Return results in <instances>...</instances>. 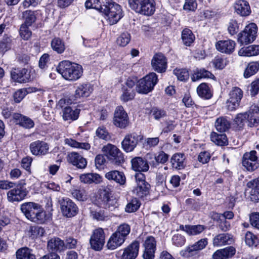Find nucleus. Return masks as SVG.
<instances>
[{"label": "nucleus", "mask_w": 259, "mask_h": 259, "mask_svg": "<svg viewBox=\"0 0 259 259\" xmlns=\"http://www.w3.org/2000/svg\"><path fill=\"white\" fill-rule=\"evenodd\" d=\"M56 69L65 80L68 81H76L79 79L83 74V68L81 65L68 60L60 62Z\"/></svg>", "instance_id": "f257e3e1"}, {"label": "nucleus", "mask_w": 259, "mask_h": 259, "mask_svg": "<svg viewBox=\"0 0 259 259\" xmlns=\"http://www.w3.org/2000/svg\"><path fill=\"white\" fill-rule=\"evenodd\" d=\"M132 10L136 13L144 16H151L155 11L154 0H128Z\"/></svg>", "instance_id": "f03ea898"}, {"label": "nucleus", "mask_w": 259, "mask_h": 259, "mask_svg": "<svg viewBox=\"0 0 259 259\" xmlns=\"http://www.w3.org/2000/svg\"><path fill=\"white\" fill-rule=\"evenodd\" d=\"M108 3L105 5L101 13L104 14L110 25L116 23L122 17V12L120 5L114 3L112 0H107Z\"/></svg>", "instance_id": "7ed1b4c3"}, {"label": "nucleus", "mask_w": 259, "mask_h": 259, "mask_svg": "<svg viewBox=\"0 0 259 259\" xmlns=\"http://www.w3.org/2000/svg\"><path fill=\"white\" fill-rule=\"evenodd\" d=\"M158 81L156 74L151 72L137 81L136 90L139 94H147L154 89Z\"/></svg>", "instance_id": "20e7f679"}, {"label": "nucleus", "mask_w": 259, "mask_h": 259, "mask_svg": "<svg viewBox=\"0 0 259 259\" xmlns=\"http://www.w3.org/2000/svg\"><path fill=\"white\" fill-rule=\"evenodd\" d=\"M102 151L111 163L119 165L124 162L123 153L115 145L108 144L103 147Z\"/></svg>", "instance_id": "39448f33"}, {"label": "nucleus", "mask_w": 259, "mask_h": 259, "mask_svg": "<svg viewBox=\"0 0 259 259\" xmlns=\"http://www.w3.org/2000/svg\"><path fill=\"white\" fill-rule=\"evenodd\" d=\"M257 32V25L251 23L246 25L244 29L238 34V41L241 45L252 43L256 38Z\"/></svg>", "instance_id": "423d86ee"}, {"label": "nucleus", "mask_w": 259, "mask_h": 259, "mask_svg": "<svg viewBox=\"0 0 259 259\" xmlns=\"http://www.w3.org/2000/svg\"><path fill=\"white\" fill-rule=\"evenodd\" d=\"M229 98L226 104L228 110L233 111L236 109L240 105L243 97V91L238 87H233L229 92Z\"/></svg>", "instance_id": "0eeeda50"}, {"label": "nucleus", "mask_w": 259, "mask_h": 259, "mask_svg": "<svg viewBox=\"0 0 259 259\" xmlns=\"http://www.w3.org/2000/svg\"><path fill=\"white\" fill-rule=\"evenodd\" d=\"M61 210L63 215L67 218H72L78 212V208L76 204L68 198H63L60 202Z\"/></svg>", "instance_id": "6e6552de"}, {"label": "nucleus", "mask_w": 259, "mask_h": 259, "mask_svg": "<svg viewBox=\"0 0 259 259\" xmlns=\"http://www.w3.org/2000/svg\"><path fill=\"white\" fill-rule=\"evenodd\" d=\"M105 233L102 228L95 229L90 240L91 247L96 250H101L105 243Z\"/></svg>", "instance_id": "1a4fd4ad"}, {"label": "nucleus", "mask_w": 259, "mask_h": 259, "mask_svg": "<svg viewBox=\"0 0 259 259\" xmlns=\"http://www.w3.org/2000/svg\"><path fill=\"white\" fill-rule=\"evenodd\" d=\"M242 165L248 171H253L259 166L255 151L245 153L242 158Z\"/></svg>", "instance_id": "9d476101"}, {"label": "nucleus", "mask_w": 259, "mask_h": 259, "mask_svg": "<svg viewBox=\"0 0 259 259\" xmlns=\"http://www.w3.org/2000/svg\"><path fill=\"white\" fill-rule=\"evenodd\" d=\"M142 137L136 133L128 134L124 137L122 141V148L126 152L133 151L137 146Z\"/></svg>", "instance_id": "9b49d317"}, {"label": "nucleus", "mask_w": 259, "mask_h": 259, "mask_svg": "<svg viewBox=\"0 0 259 259\" xmlns=\"http://www.w3.org/2000/svg\"><path fill=\"white\" fill-rule=\"evenodd\" d=\"M49 144L41 140H37L30 143L29 149L31 154L35 156H44L49 153Z\"/></svg>", "instance_id": "f8f14e48"}, {"label": "nucleus", "mask_w": 259, "mask_h": 259, "mask_svg": "<svg viewBox=\"0 0 259 259\" xmlns=\"http://www.w3.org/2000/svg\"><path fill=\"white\" fill-rule=\"evenodd\" d=\"M113 123L120 128H125L128 124L127 114L121 106H118L115 110Z\"/></svg>", "instance_id": "ddd939ff"}, {"label": "nucleus", "mask_w": 259, "mask_h": 259, "mask_svg": "<svg viewBox=\"0 0 259 259\" xmlns=\"http://www.w3.org/2000/svg\"><path fill=\"white\" fill-rule=\"evenodd\" d=\"M144 250L143 254L144 259H154L156 250V242L153 236H148L144 243Z\"/></svg>", "instance_id": "4468645a"}, {"label": "nucleus", "mask_w": 259, "mask_h": 259, "mask_svg": "<svg viewBox=\"0 0 259 259\" xmlns=\"http://www.w3.org/2000/svg\"><path fill=\"white\" fill-rule=\"evenodd\" d=\"M140 243L134 241L125 247L121 255V259H136L139 254Z\"/></svg>", "instance_id": "2eb2a0df"}, {"label": "nucleus", "mask_w": 259, "mask_h": 259, "mask_svg": "<svg viewBox=\"0 0 259 259\" xmlns=\"http://www.w3.org/2000/svg\"><path fill=\"white\" fill-rule=\"evenodd\" d=\"M12 79L19 83H26L30 80V75L26 68H14L11 71Z\"/></svg>", "instance_id": "dca6fc26"}, {"label": "nucleus", "mask_w": 259, "mask_h": 259, "mask_svg": "<svg viewBox=\"0 0 259 259\" xmlns=\"http://www.w3.org/2000/svg\"><path fill=\"white\" fill-rule=\"evenodd\" d=\"M151 65L153 69L157 72H165L167 68L165 57L161 53L155 54L151 60Z\"/></svg>", "instance_id": "f3484780"}, {"label": "nucleus", "mask_w": 259, "mask_h": 259, "mask_svg": "<svg viewBox=\"0 0 259 259\" xmlns=\"http://www.w3.org/2000/svg\"><path fill=\"white\" fill-rule=\"evenodd\" d=\"M39 208H40V205L32 202L24 203L21 205V211L26 218L31 221Z\"/></svg>", "instance_id": "a211bd4d"}, {"label": "nucleus", "mask_w": 259, "mask_h": 259, "mask_svg": "<svg viewBox=\"0 0 259 259\" xmlns=\"http://www.w3.org/2000/svg\"><path fill=\"white\" fill-rule=\"evenodd\" d=\"M233 8L235 12L242 17L249 16L251 12L249 3L245 0H236Z\"/></svg>", "instance_id": "6ab92c4d"}, {"label": "nucleus", "mask_w": 259, "mask_h": 259, "mask_svg": "<svg viewBox=\"0 0 259 259\" xmlns=\"http://www.w3.org/2000/svg\"><path fill=\"white\" fill-rule=\"evenodd\" d=\"M93 91V88L91 84L88 83H80L76 87L74 96L76 99L88 97Z\"/></svg>", "instance_id": "aec40b11"}, {"label": "nucleus", "mask_w": 259, "mask_h": 259, "mask_svg": "<svg viewBox=\"0 0 259 259\" xmlns=\"http://www.w3.org/2000/svg\"><path fill=\"white\" fill-rule=\"evenodd\" d=\"M235 45L234 41L227 39L218 41L215 44V47L219 52L230 54L234 51Z\"/></svg>", "instance_id": "412c9836"}, {"label": "nucleus", "mask_w": 259, "mask_h": 259, "mask_svg": "<svg viewBox=\"0 0 259 259\" xmlns=\"http://www.w3.org/2000/svg\"><path fill=\"white\" fill-rule=\"evenodd\" d=\"M69 162L78 168L83 169L86 167L87 160L82 155L77 152H72L68 155Z\"/></svg>", "instance_id": "4be33fe9"}, {"label": "nucleus", "mask_w": 259, "mask_h": 259, "mask_svg": "<svg viewBox=\"0 0 259 259\" xmlns=\"http://www.w3.org/2000/svg\"><path fill=\"white\" fill-rule=\"evenodd\" d=\"M80 109L70 106H66L62 109V117L64 120L69 122L78 119Z\"/></svg>", "instance_id": "5701e85b"}, {"label": "nucleus", "mask_w": 259, "mask_h": 259, "mask_svg": "<svg viewBox=\"0 0 259 259\" xmlns=\"http://www.w3.org/2000/svg\"><path fill=\"white\" fill-rule=\"evenodd\" d=\"M26 192L21 187L14 188L7 193L8 200L10 202L20 201L26 196Z\"/></svg>", "instance_id": "b1692460"}, {"label": "nucleus", "mask_w": 259, "mask_h": 259, "mask_svg": "<svg viewBox=\"0 0 259 259\" xmlns=\"http://www.w3.org/2000/svg\"><path fill=\"white\" fill-rule=\"evenodd\" d=\"M133 169L137 171H147L149 166L147 160L141 157H136L131 160Z\"/></svg>", "instance_id": "393cba45"}, {"label": "nucleus", "mask_w": 259, "mask_h": 259, "mask_svg": "<svg viewBox=\"0 0 259 259\" xmlns=\"http://www.w3.org/2000/svg\"><path fill=\"white\" fill-rule=\"evenodd\" d=\"M232 236L228 233H222L217 235L213 239L214 246H221L230 244L233 242Z\"/></svg>", "instance_id": "a878e982"}, {"label": "nucleus", "mask_w": 259, "mask_h": 259, "mask_svg": "<svg viewBox=\"0 0 259 259\" xmlns=\"http://www.w3.org/2000/svg\"><path fill=\"white\" fill-rule=\"evenodd\" d=\"M125 240L124 239L114 232L109 237L106 246L109 249L114 250L121 246Z\"/></svg>", "instance_id": "bb28decb"}, {"label": "nucleus", "mask_w": 259, "mask_h": 259, "mask_svg": "<svg viewBox=\"0 0 259 259\" xmlns=\"http://www.w3.org/2000/svg\"><path fill=\"white\" fill-rule=\"evenodd\" d=\"M105 178L108 180H113L120 185L125 183L126 178L122 172L118 170H111L105 175Z\"/></svg>", "instance_id": "cd10ccee"}, {"label": "nucleus", "mask_w": 259, "mask_h": 259, "mask_svg": "<svg viewBox=\"0 0 259 259\" xmlns=\"http://www.w3.org/2000/svg\"><path fill=\"white\" fill-rule=\"evenodd\" d=\"M13 118L17 124L26 128H30L34 126V122L30 118L19 113H14Z\"/></svg>", "instance_id": "c85d7f7f"}, {"label": "nucleus", "mask_w": 259, "mask_h": 259, "mask_svg": "<svg viewBox=\"0 0 259 259\" xmlns=\"http://www.w3.org/2000/svg\"><path fill=\"white\" fill-rule=\"evenodd\" d=\"M48 248L52 252H60L65 249V243L59 238L54 237L48 241Z\"/></svg>", "instance_id": "c756f323"}, {"label": "nucleus", "mask_w": 259, "mask_h": 259, "mask_svg": "<svg viewBox=\"0 0 259 259\" xmlns=\"http://www.w3.org/2000/svg\"><path fill=\"white\" fill-rule=\"evenodd\" d=\"M38 91V89L34 87L19 89L14 94V101L16 103H20L28 94L36 92Z\"/></svg>", "instance_id": "7c9ffc66"}, {"label": "nucleus", "mask_w": 259, "mask_h": 259, "mask_svg": "<svg viewBox=\"0 0 259 259\" xmlns=\"http://www.w3.org/2000/svg\"><path fill=\"white\" fill-rule=\"evenodd\" d=\"M185 157L182 153H176L171 157L170 163L174 168L182 169L185 166Z\"/></svg>", "instance_id": "2f4dec72"}, {"label": "nucleus", "mask_w": 259, "mask_h": 259, "mask_svg": "<svg viewBox=\"0 0 259 259\" xmlns=\"http://www.w3.org/2000/svg\"><path fill=\"white\" fill-rule=\"evenodd\" d=\"M52 219V215L49 212L38 209V211L36 212V214L31 222L37 224H44Z\"/></svg>", "instance_id": "473e14b6"}, {"label": "nucleus", "mask_w": 259, "mask_h": 259, "mask_svg": "<svg viewBox=\"0 0 259 259\" xmlns=\"http://www.w3.org/2000/svg\"><path fill=\"white\" fill-rule=\"evenodd\" d=\"M230 125V121L227 117H220L216 119L215 122L216 130L221 133L225 132L228 130Z\"/></svg>", "instance_id": "72a5a7b5"}, {"label": "nucleus", "mask_w": 259, "mask_h": 259, "mask_svg": "<svg viewBox=\"0 0 259 259\" xmlns=\"http://www.w3.org/2000/svg\"><path fill=\"white\" fill-rule=\"evenodd\" d=\"M198 96L204 99H209L212 96V91L207 83H202L197 88Z\"/></svg>", "instance_id": "f704fd0d"}, {"label": "nucleus", "mask_w": 259, "mask_h": 259, "mask_svg": "<svg viewBox=\"0 0 259 259\" xmlns=\"http://www.w3.org/2000/svg\"><path fill=\"white\" fill-rule=\"evenodd\" d=\"M205 228L203 225H181L180 229L186 232L189 235H196L201 233Z\"/></svg>", "instance_id": "c9c22d12"}, {"label": "nucleus", "mask_w": 259, "mask_h": 259, "mask_svg": "<svg viewBox=\"0 0 259 259\" xmlns=\"http://www.w3.org/2000/svg\"><path fill=\"white\" fill-rule=\"evenodd\" d=\"M80 181L84 184H91L95 183L96 184L101 182V177L97 174L87 173L82 174L79 177Z\"/></svg>", "instance_id": "e433bc0d"}, {"label": "nucleus", "mask_w": 259, "mask_h": 259, "mask_svg": "<svg viewBox=\"0 0 259 259\" xmlns=\"http://www.w3.org/2000/svg\"><path fill=\"white\" fill-rule=\"evenodd\" d=\"M16 256V259H36L32 250L27 247L18 249Z\"/></svg>", "instance_id": "4c0bfd02"}, {"label": "nucleus", "mask_w": 259, "mask_h": 259, "mask_svg": "<svg viewBox=\"0 0 259 259\" xmlns=\"http://www.w3.org/2000/svg\"><path fill=\"white\" fill-rule=\"evenodd\" d=\"M259 54V45H251L241 48L238 51L240 56L250 57Z\"/></svg>", "instance_id": "58836bf2"}, {"label": "nucleus", "mask_w": 259, "mask_h": 259, "mask_svg": "<svg viewBox=\"0 0 259 259\" xmlns=\"http://www.w3.org/2000/svg\"><path fill=\"white\" fill-rule=\"evenodd\" d=\"M111 195L110 189L108 188L100 190L98 201L101 207H109L107 203L110 201Z\"/></svg>", "instance_id": "ea45409f"}, {"label": "nucleus", "mask_w": 259, "mask_h": 259, "mask_svg": "<svg viewBox=\"0 0 259 259\" xmlns=\"http://www.w3.org/2000/svg\"><path fill=\"white\" fill-rule=\"evenodd\" d=\"M181 38L184 45L190 46L194 42L195 37L190 29L185 28L182 32Z\"/></svg>", "instance_id": "a19ab883"}, {"label": "nucleus", "mask_w": 259, "mask_h": 259, "mask_svg": "<svg viewBox=\"0 0 259 259\" xmlns=\"http://www.w3.org/2000/svg\"><path fill=\"white\" fill-rule=\"evenodd\" d=\"M108 3L107 0H87L85 3V7L87 9H95L101 13L105 5Z\"/></svg>", "instance_id": "79ce46f5"}, {"label": "nucleus", "mask_w": 259, "mask_h": 259, "mask_svg": "<svg viewBox=\"0 0 259 259\" xmlns=\"http://www.w3.org/2000/svg\"><path fill=\"white\" fill-rule=\"evenodd\" d=\"M64 142L65 144L75 148L88 150L91 148L90 144L87 142H79L71 138L65 139Z\"/></svg>", "instance_id": "37998d69"}, {"label": "nucleus", "mask_w": 259, "mask_h": 259, "mask_svg": "<svg viewBox=\"0 0 259 259\" xmlns=\"http://www.w3.org/2000/svg\"><path fill=\"white\" fill-rule=\"evenodd\" d=\"M201 78H211L214 79L215 76L210 72L202 68L197 69L195 72L192 79L193 81H195Z\"/></svg>", "instance_id": "c03bdc74"}, {"label": "nucleus", "mask_w": 259, "mask_h": 259, "mask_svg": "<svg viewBox=\"0 0 259 259\" xmlns=\"http://www.w3.org/2000/svg\"><path fill=\"white\" fill-rule=\"evenodd\" d=\"M90 215L93 219L98 221H104L108 217L104 210L100 208H90Z\"/></svg>", "instance_id": "a18cd8bd"}, {"label": "nucleus", "mask_w": 259, "mask_h": 259, "mask_svg": "<svg viewBox=\"0 0 259 259\" xmlns=\"http://www.w3.org/2000/svg\"><path fill=\"white\" fill-rule=\"evenodd\" d=\"M137 185V187L133 190L134 194L136 196L143 198L148 195L150 189V185L148 183Z\"/></svg>", "instance_id": "49530a36"}, {"label": "nucleus", "mask_w": 259, "mask_h": 259, "mask_svg": "<svg viewBox=\"0 0 259 259\" xmlns=\"http://www.w3.org/2000/svg\"><path fill=\"white\" fill-rule=\"evenodd\" d=\"M210 139L212 142L219 146H224L227 144L228 140L225 134H218L212 132L210 135Z\"/></svg>", "instance_id": "de8ad7c7"}, {"label": "nucleus", "mask_w": 259, "mask_h": 259, "mask_svg": "<svg viewBox=\"0 0 259 259\" xmlns=\"http://www.w3.org/2000/svg\"><path fill=\"white\" fill-rule=\"evenodd\" d=\"M259 69V63L257 62H252L249 63L244 72L245 78H248L255 74Z\"/></svg>", "instance_id": "09e8293b"}, {"label": "nucleus", "mask_w": 259, "mask_h": 259, "mask_svg": "<svg viewBox=\"0 0 259 259\" xmlns=\"http://www.w3.org/2000/svg\"><path fill=\"white\" fill-rule=\"evenodd\" d=\"M22 17L25 20L23 24L28 26H31L36 19L34 12L30 10H26L23 12Z\"/></svg>", "instance_id": "8fccbe9b"}, {"label": "nucleus", "mask_w": 259, "mask_h": 259, "mask_svg": "<svg viewBox=\"0 0 259 259\" xmlns=\"http://www.w3.org/2000/svg\"><path fill=\"white\" fill-rule=\"evenodd\" d=\"M51 47L58 54H62L65 49L64 42L59 38H55L52 40Z\"/></svg>", "instance_id": "3c124183"}, {"label": "nucleus", "mask_w": 259, "mask_h": 259, "mask_svg": "<svg viewBox=\"0 0 259 259\" xmlns=\"http://www.w3.org/2000/svg\"><path fill=\"white\" fill-rule=\"evenodd\" d=\"M12 38L7 35H4L0 40V53H4L10 50L12 47Z\"/></svg>", "instance_id": "603ef678"}, {"label": "nucleus", "mask_w": 259, "mask_h": 259, "mask_svg": "<svg viewBox=\"0 0 259 259\" xmlns=\"http://www.w3.org/2000/svg\"><path fill=\"white\" fill-rule=\"evenodd\" d=\"M130 226L127 224L123 223L118 227L115 232L125 240L127 236L130 234Z\"/></svg>", "instance_id": "864d4df0"}, {"label": "nucleus", "mask_w": 259, "mask_h": 259, "mask_svg": "<svg viewBox=\"0 0 259 259\" xmlns=\"http://www.w3.org/2000/svg\"><path fill=\"white\" fill-rule=\"evenodd\" d=\"M131 39L130 33L127 32L122 33L116 39L117 45L120 47H125L129 44Z\"/></svg>", "instance_id": "5fc2aeb1"}, {"label": "nucleus", "mask_w": 259, "mask_h": 259, "mask_svg": "<svg viewBox=\"0 0 259 259\" xmlns=\"http://www.w3.org/2000/svg\"><path fill=\"white\" fill-rule=\"evenodd\" d=\"M140 205L141 203L139 200L137 198H134L127 204L125 208V211L128 213L135 212L139 209Z\"/></svg>", "instance_id": "6e6d98bb"}, {"label": "nucleus", "mask_w": 259, "mask_h": 259, "mask_svg": "<svg viewBox=\"0 0 259 259\" xmlns=\"http://www.w3.org/2000/svg\"><path fill=\"white\" fill-rule=\"evenodd\" d=\"M71 194L72 196L78 201H84L88 198V194L86 191L83 189H74Z\"/></svg>", "instance_id": "4d7b16f0"}, {"label": "nucleus", "mask_w": 259, "mask_h": 259, "mask_svg": "<svg viewBox=\"0 0 259 259\" xmlns=\"http://www.w3.org/2000/svg\"><path fill=\"white\" fill-rule=\"evenodd\" d=\"M198 250L196 248L193 244L189 245L184 249L182 250L180 254L181 256L185 257H189L193 256L197 253Z\"/></svg>", "instance_id": "13d9d810"}, {"label": "nucleus", "mask_w": 259, "mask_h": 259, "mask_svg": "<svg viewBox=\"0 0 259 259\" xmlns=\"http://www.w3.org/2000/svg\"><path fill=\"white\" fill-rule=\"evenodd\" d=\"M247 112L238 114L234 119V124L239 129L243 127L247 119Z\"/></svg>", "instance_id": "bf43d9fd"}, {"label": "nucleus", "mask_w": 259, "mask_h": 259, "mask_svg": "<svg viewBox=\"0 0 259 259\" xmlns=\"http://www.w3.org/2000/svg\"><path fill=\"white\" fill-rule=\"evenodd\" d=\"M173 73L179 80L186 81L189 78V73L186 69L176 68Z\"/></svg>", "instance_id": "052dcab7"}, {"label": "nucleus", "mask_w": 259, "mask_h": 259, "mask_svg": "<svg viewBox=\"0 0 259 259\" xmlns=\"http://www.w3.org/2000/svg\"><path fill=\"white\" fill-rule=\"evenodd\" d=\"M250 109L247 112V119L248 121V125L250 127L257 126L259 125V118L254 114Z\"/></svg>", "instance_id": "680f3d73"}, {"label": "nucleus", "mask_w": 259, "mask_h": 259, "mask_svg": "<svg viewBox=\"0 0 259 259\" xmlns=\"http://www.w3.org/2000/svg\"><path fill=\"white\" fill-rule=\"evenodd\" d=\"M96 135L99 138L106 141L108 140L110 138L108 131L104 126H99L96 130Z\"/></svg>", "instance_id": "e2e57ef3"}, {"label": "nucleus", "mask_w": 259, "mask_h": 259, "mask_svg": "<svg viewBox=\"0 0 259 259\" xmlns=\"http://www.w3.org/2000/svg\"><path fill=\"white\" fill-rule=\"evenodd\" d=\"M30 26L22 24L20 28V35L24 40H28L31 37L32 32L29 27Z\"/></svg>", "instance_id": "0e129e2a"}, {"label": "nucleus", "mask_w": 259, "mask_h": 259, "mask_svg": "<svg viewBox=\"0 0 259 259\" xmlns=\"http://www.w3.org/2000/svg\"><path fill=\"white\" fill-rule=\"evenodd\" d=\"M212 63L214 67L218 69H222L227 65L226 60L219 56L213 59Z\"/></svg>", "instance_id": "69168bd1"}, {"label": "nucleus", "mask_w": 259, "mask_h": 259, "mask_svg": "<svg viewBox=\"0 0 259 259\" xmlns=\"http://www.w3.org/2000/svg\"><path fill=\"white\" fill-rule=\"evenodd\" d=\"M159 142V139L158 137L148 138L145 140L143 146L146 149H149L156 146Z\"/></svg>", "instance_id": "338daca9"}, {"label": "nucleus", "mask_w": 259, "mask_h": 259, "mask_svg": "<svg viewBox=\"0 0 259 259\" xmlns=\"http://www.w3.org/2000/svg\"><path fill=\"white\" fill-rule=\"evenodd\" d=\"M228 30L231 35L236 34L239 30V24L236 20H231L228 24Z\"/></svg>", "instance_id": "774afa93"}]
</instances>
